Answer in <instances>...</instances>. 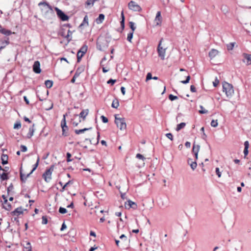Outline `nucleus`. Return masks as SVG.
I'll return each instance as SVG.
<instances>
[{"label":"nucleus","mask_w":251,"mask_h":251,"mask_svg":"<svg viewBox=\"0 0 251 251\" xmlns=\"http://www.w3.org/2000/svg\"><path fill=\"white\" fill-rule=\"evenodd\" d=\"M67 227V226L65 224V223H63V224L62 225V226H61V229L60 230L61 231L63 230L64 229L66 228Z\"/></svg>","instance_id":"obj_62"},{"label":"nucleus","mask_w":251,"mask_h":251,"mask_svg":"<svg viewBox=\"0 0 251 251\" xmlns=\"http://www.w3.org/2000/svg\"><path fill=\"white\" fill-rule=\"evenodd\" d=\"M2 43H5V45H4L3 46H5V47L9 45L10 42H9V38H6L5 40H3L2 41Z\"/></svg>","instance_id":"obj_43"},{"label":"nucleus","mask_w":251,"mask_h":251,"mask_svg":"<svg viewBox=\"0 0 251 251\" xmlns=\"http://www.w3.org/2000/svg\"><path fill=\"white\" fill-rule=\"evenodd\" d=\"M8 156L7 154H2L1 156V163L5 165L8 163Z\"/></svg>","instance_id":"obj_19"},{"label":"nucleus","mask_w":251,"mask_h":251,"mask_svg":"<svg viewBox=\"0 0 251 251\" xmlns=\"http://www.w3.org/2000/svg\"><path fill=\"white\" fill-rule=\"evenodd\" d=\"M71 181H69L68 182H67L64 185L62 186V190H61V192H63L65 190V188L70 183Z\"/></svg>","instance_id":"obj_57"},{"label":"nucleus","mask_w":251,"mask_h":251,"mask_svg":"<svg viewBox=\"0 0 251 251\" xmlns=\"http://www.w3.org/2000/svg\"><path fill=\"white\" fill-rule=\"evenodd\" d=\"M31 175L30 173L27 175L24 174L22 172L21 169L20 170V179L22 182H25L27 178Z\"/></svg>","instance_id":"obj_18"},{"label":"nucleus","mask_w":251,"mask_h":251,"mask_svg":"<svg viewBox=\"0 0 251 251\" xmlns=\"http://www.w3.org/2000/svg\"><path fill=\"white\" fill-rule=\"evenodd\" d=\"M67 212L66 208L60 207L59 209V212L61 214H65Z\"/></svg>","instance_id":"obj_39"},{"label":"nucleus","mask_w":251,"mask_h":251,"mask_svg":"<svg viewBox=\"0 0 251 251\" xmlns=\"http://www.w3.org/2000/svg\"><path fill=\"white\" fill-rule=\"evenodd\" d=\"M218 121L217 120H212L211 122V126L212 127H217L218 126Z\"/></svg>","instance_id":"obj_38"},{"label":"nucleus","mask_w":251,"mask_h":251,"mask_svg":"<svg viewBox=\"0 0 251 251\" xmlns=\"http://www.w3.org/2000/svg\"><path fill=\"white\" fill-rule=\"evenodd\" d=\"M89 113V110L88 109L83 110L79 114V116L80 118H82L83 120H84L86 118V117L87 116Z\"/></svg>","instance_id":"obj_16"},{"label":"nucleus","mask_w":251,"mask_h":251,"mask_svg":"<svg viewBox=\"0 0 251 251\" xmlns=\"http://www.w3.org/2000/svg\"><path fill=\"white\" fill-rule=\"evenodd\" d=\"M129 25L130 28L131 29V30H132L131 31H133L134 32V30L136 29V27L135 26L134 23L132 22H130L129 23Z\"/></svg>","instance_id":"obj_37"},{"label":"nucleus","mask_w":251,"mask_h":251,"mask_svg":"<svg viewBox=\"0 0 251 251\" xmlns=\"http://www.w3.org/2000/svg\"><path fill=\"white\" fill-rule=\"evenodd\" d=\"M66 156H67V162H70L72 161V159H71L72 155L70 153L67 152L66 154Z\"/></svg>","instance_id":"obj_45"},{"label":"nucleus","mask_w":251,"mask_h":251,"mask_svg":"<svg viewBox=\"0 0 251 251\" xmlns=\"http://www.w3.org/2000/svg\"><path fill=\"white\" fill-rule=\"evenodd\" d=\"M61 126L62 130V135L64 136H67L68 135L67 131L69 128L66 125V115H63V118L61 122Z\"/></svg>","instance_id":"obj_5"},{"label":"nucleus","mask_w":251,"mask_h":251,"mask_svg":"<svg viewBox=\"0 0 251 251\" xmlns=\"http://www.w3.org/2000/svg\"><path fill=\"white\" fill-rule=\"evenodd\" d=\"M245 148L244 150V154L246 156L248 154V148L249 147V143L248 141H246L244 143Z\"/></svg>","instance_id":"obj_24"},{"label":"nucleus","mask_w":251,"mask_h":251,"mask_svg":"<svg viewBox=\"0 0 251 251\" xmlns=\"http://www.w3.org/2000/svg\"><path fill=\"white\" fill-rule=\"evenodd\" d=\"M53 169V166H52L50 169L47 170L46 172L43 175L45 180L48 182L51 179V174Z\"/></svg>","instance_id":"obj_7"},{"label":"nucleus","mask_w":251,"mask_h":251,"mask_svg":"<svg viewBox=\"0 0 251 251\" xmlns=\"http://www.w3.org/2000/svg\"><path fill=\"white\" fill-rule=\"evenodd\" d=\"M200 146L198 145H193L192 151L194 153V154H195V156L196 159L198 158V152L200 150Z\"/></svg>","instance_id":"obj_15"},{"label":"nucleus","mask_w":251,"mask_h":251,"mask_svg":"<svg viewBox=\"0 0 251 251\" xmlns=\"http://www.w3.org/2000/svg\"><path fill=\"white\" fill-rule=\"evenodd\" d=\"M162 21V18L161 15V12L158 11L156 13L154 23L155 26H160Z\"/></svg>","instance_id":"obj_8"},{"label":"nucleus","mask_w":251,"mask_h":251,"mask_svg":"<svg viewBox=\"0 0 251 251\" xmlns=\"http://www.w3.org/2000/svg\"><path fill=\"white\" fill-rule=\"evenodd\" d=\"M190 79V76L189 75H188L186 77V80L181 81V83H182L183 84H187L189 82Z\"/></svg>","instance_id":"obj_42"},{"label":"nucleus","mask_w":251,"mask_h":251,"mask_svg":"<svg viewBox=\"0 0 251 251\" xmlns=\"http://www.w3.org/2000/svg\"><path fill=\"white\" fill-rule=\"evenodd\" d=\"M75 132L76 134H79L83 133L84 132V130H83V129H75Z\"/></svg>","instance_id":"obj_49"},{"label":"nucleus","mask_w":251,"mask_h":251,"mask_svg":"<svg viewBox=\"0 0 251 251\" xmlns=\"http://www.w3.org/2000/svg\"><path fill=\"white\" fill-rule=\"evenodd\" d=\"M0 33L6 36H9L12 34V32L11 30L3 28L1 25L0 29Z\"/></svg>","instance_id":"obj_14"},{"label":"nucleus","mask_w":251,"mask_h":251,"mask_svg":"<svg viewBox=\"0 0 251 251\" xmlns=\"http://www.w3.org/2000/svg\"><path fill=\"white\" fill-rule=\"evenodd\" d=\"M245 59L247 60L246 64L249 65L251 64V54L247 53H243V54Z\"/></svg>","instance_id":"obj_17"},{"label":"nucleus","mask_w":251,"mask_h":251,"mask_svg":"<svg viewBox=\"0 0 251 251\" xmlns=\"http://www.w3.org/2000/svg\"><path fill=\"white\" fill-rule=\"evenodd\" d=\"M219 80L217 79V78H216L215 81H213V86L214 87H216L218 85V84H219Z\"/></svg>","instance_id":"obj_58"},{"label":"nucleus","mask_w":251,"mask_h":251,"mask_svg":"<svg viewBox=\"0 0 251 251\" xmlns=\"http://www.w3.org/2000/svg\"><path fill=\"white\" fill-rule=\"evenodd\" d=\"M24 100L27 104H28L29 103V100H28L26 96L24 97Z\"/></svg>","instance_id":"obj_64"},{"label":"nucleus","mask_w":251,"mask_h":251,"mask_svg":"<svg viewBox=\"0 0 251 251\" xmlns=\"http://www.w3.org/2000/svg\"><path fill=\"white\" fill-rule=\"evenodd\" d=\"M33 71L36 74H39L41 72L40 69V63L39 61H36L34 62L33 65Z\"/></svg>","instance_id":"obj_9"},{"label":"nucleus","mask_w":251,"mask_h":251,"mask_svg":"<svg viewBox=\"0 0 251 251\" xmlns=\"http://www.w3.org/2000/svg\"><path fill=\"white\" fill-rule=\"evenodd\" d=\"M21 127V125L20 123H16L14 124V128L19 129Z\"/></svg>","instance_id":"obj_56"},{"label":"nucleus","mask_w":251,"mask_h":251,"mask_svg":"<svg viewBox=\"0 0 251 251\" xmlns=\"http://www.w3.org/2000/svg\"><path fill=\"white\" fill-rule=\"evenodd\" d=\"M235 44V42L230 43L229 44H227L226 45L227 50H232L234 47Z\"/></svg>","instance_id":"obj_32"},{"label":"nucleus","mask_w":251,"mask_h":251,"mask_svg":"<svg viewBox=\"0 0 251 251\" xmlns=\"http://www.w3.org/2000/svg\"><path fill=\"white\" fill-rule=\"evenodd\" d=\"M46 5L47 6V7L51 11H53L52 10V7L51 5H50L49 3H48L47 2H41L39 3V5Z\"/></svg>","instance_id":"obj_33"},{"label":"nucleus","mask_w":251,"mask_h":251,"mask_svg":"<svg viewBox=\"0 0 251 251\" xmlns=\"http://www.w3.org/2000/svg\"><path fill=\"white\" fill-rule=\"evenodd\" d=\"M39 161H40V157L38 156V157H37V159L36 162L33 165V168L32 169V170L31 171V172H30V174H31L36 169V168H37V167H38V166L39 165Z\"/></svg>","instance_id":"obj_30"},{"label":"nucleus","mask_w":251,"mask_h":251,"mask_svg":"<svg viewBox=\"0 0 251 251\" xmlns=\"http://www.w3.org/2000/svg\"><path fill=\"white\" fill-rule=\"evenodd\" d=\"M21 151L22 152H25L27 151V148L25 145H21L20 147Z\"/></svg>","instance_id":"obj_48"},{"label":"nucleus","mask_w":251,"mask_h":251,"mask_svg":"<svg viewBox=\"0 0 251 251\" xmlns=\"http://www.w3.org/2000/svg\"><path fill=\"white\" fill-rule=\"evenodd\" d=\"M101 121L104 123H106L108 122V119L104 116H101L100 117Z\"/></svg>","instance_id":"obj_46"},{"label":"nucleus","mask_w":251,"mask_h":251,"mask_svg":"<svg viewBox=\"0 0 251 251\" xmlns=\"http://www.w3.org/2000/svg\"><path fill=\"white\" fill-rule=\"evenodd\" d=\"M34 126H35V124H33L32 126L29 127L28 133L27 134V138L29 139L33 135V133L35 131Z\"/></svg>","instance_id":"obj_13"},{"label":"nucleus","mask_w":251,"mask_h":251,"mask_svg":"<svg viewBox=\"0 0 251 251\" xmlns=\"http://www.w3.org/2000/svg\"><path fill=\"white\" fill-rule=\"evenodd\" d=\"M42 219V224L45 225L48 223V219H47V218L46 217L43 216Z\"/></svg>","instance_id":"obj_50"},{"label":"nucleus","mask_w":251,"mask_h":251,"mask_svg":"<svg viewBox=\"0 0 251 251\" xmlns=\"http://www.w3.org/2000/svg\"><path fill=\"white\" fill-rule=\"evenodd\" d=\"M118 115L115 116V123L117 126L120 128V130H125L126 127V123L125 119L124 118L118 117Z\"/></svg>","instance_id":"obj_2"},{"label":"nucleus","mask_w":251,"mask_h":251,"mask_svg":"<svg viewBox=\"0 0 251 251\" xmlns=\"http://www.w3.org/2000/svg\"><path fill=\"white\" fill-rule=\"evenodd\" d=\"M104 19V15L103 14H100L99 17L96 19L97 24L101 23Z\"/></svg>","instance_id":"obj_25"},{"label":"nucleus","mask_w":251,"mask_h":251,"mask_svg":"<svg viewBox=\"0 0 251 251\" xmlns=\"http://www.w3.org/2000/svg\"><path fill=\"white\" fill-rule=\"evenodd\" d=\"M185 147H186V148H190V147H191V143H190V142H188V141H187V142H186L185 143Z\"/></svg>","instance_id":"obj_61"},{"label":"nucleus","mask_w":251,"mask_h":251,"mask_svg":"<svg viewBox=\"0 0 251 251\" xmlns=\"http://www.w3.org/2000/svg\"><path fill=\"white\" fill-rule=\"evenodd\" d=\"M3 208L7 211H10L12 209L11 204L7 201V203H3Z\"/></svg>","instance_id":"obj_27"},{"label":"nucleus","mask_w":251,"mask_h":251,"mask_svg":"<svg viewBox=\"0 0 251 251\" xmlns=\"http://www.w3.org/2000/svg\"><path fill=\"white\" fill-rule=\"evenodd\" d=\"M24 251H31L32 247L29 242L24 241L23 243Z\"/></svg>","instance_id":"obj_11"},{"label":"nucleus","mask_w":251,"mask_h":251,"mask_svg":"<svg viewBox=\"0 0 251 251\" xmlns=\"http://www.w3.org/2000/svg\"><path fill=\"white\" fill-rule=\"evenodd\" d=\"M121 16H122L123 19H122V21L121 22V25L124 28V15L123 12H122Z\"/></svg>","instance_id":"obj_51"},{"label":"nucleus","mask_w":251,"mask_h":251,"mask_svg":"<svg viewBox=\"0 0 251 251\" xmlns=\"http://www.w3.org/2000/svg\"><path fill=\"white\" fill-rule=\"evenodd\" d=\"M128 8L133 11L140 12L142 10L141 7L135 1L131 0L128 3Z\"/></svg>","instance_id":"obj_4"},{"label":"nucleus","mask_w":251,"mask_h":251,"mask_svg":"<svg viewBox=\"0 0 251 251\" xmlns=\"http://www.w3.org/2000/svg\"><path fill=\"white\" fill-rule=\"evenodd\" d=\"M23 208L22 206L19 207L15 209L13 211L11 212L12 216H18L21 214H23Z\"/></svg>","instance_id":"obj_10"},{"label":"nucleus","mask_w":251,"mask_h":251,"mask_svg":"<svg viewBox=\"0 0 251 251\" xmlns=\"http://www.w3.org/2000/svg\"><path fill=\"white\" fill-rule=\"evenodd\" d=\"M2 198L4 200V203H7V201H8L7 200L6 197L5 195H3L2 196Z\"/></svg>","instance_id":"obj_63"},{"label":"nucleus","mask_w":251,"mask_h":251,"mask_svg":"<svg viewBox=\"0 0 251 251\" xmlns=\"http://www.w3.org/2000/svg\"><path fill=\"white\" fill-rule=\"evenodd\" d=\"M88 49V47L86 45H83L81 48L79 49V50L78 51V52L80 53H82L83 54H85V53L87 52Z\"/></svg>","instance_id":"obj_28"},{"label":"nucleus","mask_w":251,"mask_h":251,"mask_svg":"<svg viewBox=\"0 0 251 251\" xmlns=\"http://www.w3.org/2000/svg\"><path fill=\"white\" fill-rule=\"evenodd\" d=\"M126 206L128 209L132 208L134 209H136L137 207V204L131 200H128L127 202H126Z\"/></svg>","instance_id":"obj_12"},{"label":"nucleus","mask_w":251,"mask_h":251,"mask_svg":"<svg viewBox=\"0 0 251 251\" xmlns=\"http://www.w3.org/2000/svg\"><path fill=\"white\" fill-rule=\"evenodd\" d=\"M116 80L115 79H110L107 81V83L112 85L116 82Z\"/></svg>","instance_id":"obj_52"},{"label":"nucleus","mask_w":251,"mask_h":251,"mask_svg":"<svg viewBox=\"0 0 251 251\" xmlns=\"http://www.w3.org/2000/svg\"><path fill=\"white\" fill-rule=\"evenodd\" d=\"M45 84L47 88H50L53 85V81L50 80H46Z\"/></svg>","instance_id":"obj_29"},{"label":"nucleus","mask_w":251,"mask_h":251,"mask_svg":"<svg viewBox=\"0 0 251 251\" xmlns=\"http://www.w3.org/2000/svg\"><path fill=\"white\" fill-rule=\"evenodd\" d=\"M133 31L130 32L127 34V40L128 41H129L130 43L131 42V40L133 38Z\"/></svg>","instance_id":"obj_35"},{"label":"nucleus","mask_w":251,"mask_h":251,"mask_svg":"<svg viewBox=\"0 0 251 251\" xmlns=\"http://www.w3.org/2000/svg\"><path fill=\"white\" fill-rule=\"evenodd\" d=\"M78 76V75L77 74V72H75L73 77L71 79V82L74 83L75 80V77Z\"/></svg>","instance_id":"obj_55"},{"label":"nucleus","mask_w":251,"mask_h":251,"mask_svg":"<svg viewBox=\"0 0 251 251\" xmlns=\"http://www.w3.org/2000/svg\"><path fill=\"white\" fill-rule=\"evenodd\" d=\"M162 41L163 38H162L159 41V44L157 47V52L159 57H160L162 60H164L165 56L166 49H164L162 47H161V45Z\"/></svg>","instance_id":"obj_3"},{"label":"nucleus","mask_w":251,"mask_h":251,"mask_svg":"<svg viewBox=\"0 0 251 251\" xmlns=\"http://www.w3.org/2000/svg\"><path fill=\"white\" fill-rule=\"evenodd\" d=\"M119 106V102L118 99L115 98L113 100L111 106L114 108H117Z\"/></svg>","instance_id":"obj_26"},{"label":"nucleus","mask_w":251,"mask_h":251,"mask_svg":"<svg viewBox=\"0 0 251 251\" xmlns=\"http://www.w3.org/2000/svg\"><path fill=\"white\" fill-rule=\"evenodd\" d=\"M218 51L215 49H212L209 52V56L211 59L215 57L218 54Z\"/></svg>","instance_id":"obj_20"},{"label":"nucleus","mask_w":251,"mask_h":251,"mask_svg":"<svg viewBox=\"0 0 251 251\" xmlns=\"http://www.w3.org/2000/svg\"><path fill=\"white\" fill-rule=\"evenodd\" d=\"M88 17L87 15H86L84 19H83V20L82 22V23L79 26L80 27H82V26H88Z\"/></svg>","instance_id":"obj_23"},{"label":"nucleus","mask_w":251,"mask_h":251,"mask_svg":"<svg viewBox=\"0 0 251 251\" xmlns=\"http://www.w3.org/2000/svg\"><path fill=\"white\" fill-rule=\"evenodd\" d=\"M186 125V124L185 123H181L179 124H178L177 125V127L176 128V130L177 131H178L182 128H184Z\"/></svg>","instance_id":"obj_31"},{"label":"nucleus","mask_w":251,"mask_h":251,"mask_svg":"<svg viewBox=\"0 0 251 251\" xmlns=\"http://www.w3.org/2000/svg\"><path fill=\"white\" fill-rule=\"evenodd\" d=\"M84 54L82 53H80L77 52V62H79L82 58V57L84 56Z\"/></svg>","instance_id":"obj_36"},{"label":"nucleus","mask_w":251,"mask_h":251,"mask_svg":"<svg viewBox=\"0 0 251 251\" xmlns=\"http://www.w3.org/2000/svg\"><path fill=\"white\" fill-rule=\"evenodd\" d=\"M188 163L190 165L191 168L193 170H194L197 166V164L196 161L192 162L191 159L188 160Z\"/></svg>","instance_id":"obj_22"},{"label":"nucleus","mask_w":251,"mask_h":251,"mask_svg":"<svg viewBox=\"0 0 251 251\" xmlns=\"http://www.w3.org/2000/svg\"><path fill=\"white\" fill-rule=\"evenodd\" d=\"M56 12L58 17L61 19L62 21H66L69 19V17L65 14L62 10L59 9L58 7L54 8Z\"/></svg>","instance_id":"obj_6"},{"label":"nucleus","mask_w":251,"mask_h":251,"mask_svg":"<svg viewBox=\"0 0 251 251\" xmlns=\"http://www.w3.org/2000/svg\"><path fill=\"white\" fill-rule=\"evenodd\" d=\"M169 99L170 100H171V101H173L175 100H176L177 99V97L176 96H174L172 94H170L169 96Z\"/></svg>","instance_id":"obj_41"},{"label":"nucleus","mask_w":251,"mask_h":251,"mask_svg":"<svg viewBox=\"0 0 251 251\" xmlns=\"http://www.w3.org/2000/svg\"><path fill=\"white\" fill-rule=\"evenodd\" d=\"M136 158L140 159H142L143 160L145 159V158L144 157V156L140 153H137L136 154Z\"/></svg>","instance_id":"obj_47"},{"label":"nucleus","mask_w":251,"mask_h":251,"mask_svg":"<svg viewBox=\"0 0 251 251\" xmlns=\"http://www.w3.org/2000/svg\"><path fill=\"white\" fill-rule=\"evenodd\" d=\"M9 179V177L8 176V174L3 172L2 174L0 173V179L1 181H2L3 180H6Z\"/></svg>","instance_id":"obj_21"},{"label":"nucleus","mask_w":251,"mask_h":251,"mask_svg":"<svg viewBox=\"0 0 251 251\" xmlns=\"http://www.w3.org/2000/svg\"><path fill=\"white\" fill-rule=\"evenodd\" d=\"M223 91L228 98H230L234 94L233 86L226 82L223 83Z\"/></svg>","instance_id":"obj_1"},{"label":"nucleus","mask_w":251,"mask_h":251,"mask_svg":"<svg viewBox=\"0 0 251 251\" xmlns=\"http://www.w3.org/2000/svg\"><path fill=\"white\" fill-rule=\"evenodd\" d=\"M216 173L219 177L221 176V173L220 171V169L219 168H216Z\"/></svg>","instance_id":"obj_53"},{"label":"nucleus","mask_w":251,"mask_h":251,"mask_svg":"<svg viewBox=\"0 0 251 251\" xmlns=\"http://www.w3.org/2000/svg\"><path fill=\"white\" fill-rule=\"evenodd\" d=\"M13 186L12 183L10 184V185L8 187L7 189V193L9 194L11 191H12L13 190Z\"/></svg>","instance_id":"obj_40"},{"label":"nucleus","mask_w":251,"mask_h":251,"mask_svg":"<svg viewBox=\"0 0 251 251\" xmlns=\"http://www.w3.org/2000/svg\"><path fill=\"white\" fill-rule=\"evenodd\" d=\"M121 92L122 93V94L123 95H125V93H126V89H125V88L124 87H121Z\"/></svg>","instance_id":"obj_60"},{"label":"nucleus","mask_w":251,"mask_h":251,"mask_svg":"<svg viewBox=\"0 0 251 251\" xmlns=\"http://www.w3.org/2000/svg\"><path fill=\"white\" fill-rule=\"evenodd\" d=\"M190 90L192 92H196V88L194 85H191L190 86Z\"/></svg>","instance_id":"obj_59"},{"label":"nucleus","mask_w":251,"mask_h":251,"mask_svg":"<svg viewBox=\"0 0 251 251\" xmlns=\"http://www.w3.org/2000/svg\"><path fill=\"white\" fill-rule=\"evenodd\" d=\"M166 136L169 138V139H170L171 141H173V135L172 133H167L166 134Z\"/></svg>","instance_id":"obj_44"},{"label":"nucleus","mask_w":251,"mask_h":251,"mask_svg":"<svg viewBox=\"0 0 251 251\" xmlns=\"http://www.w3.org/2000/svg\"><path fill=\"white\" fill-rule=\"evenodd\" d=\"M200 108L201 110H200L199 112L200 114H207L208 113V111L205 109L203 106L200 105Z\"/></svg>","instance_id":"obj_34"},{"label":"nucleus","mask_w":251,"mask_h":251,"mask_svg":"<svg viewBox=\"0 0 251 251\" xmlns=\"http://www.w3.org/2000/svg\"><path fill=\"white\" fill-rule=\"evenodd\" d=\"M152 75H151V73H148L147 75V76H146V81H148L149 80H150L151 79H152Z\"/></svg>","instance_id":"obj_54"}]
</instances>
